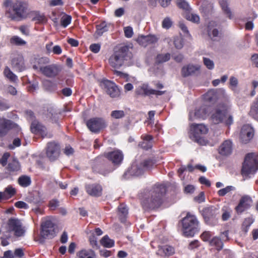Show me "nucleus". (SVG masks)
<instances>
[{
  "label": "nucleus",
  "mask_w": 258,
  "mask_h": 258,
  "mask_svg": "<svg viewBox=\"0 0 258 258\" xmlns=\"http://www.w3.org/2000/svg\"><path fill=\"white\" fill-rule=\"evenodd\" d=\"M219 4L225 14L227 15V17L229 19H232L233 18L232 13L230 11V9L228 7V4L226 0H219Z\"/></svg>",
  "instance_id": "473e14b6"
},
{
  "label": "nucleus",
  "mask_w": 258,
  "mask_h": 258,
  "mask_svg": "<svg viewBox=\"0 0 258 258\" xmlns=\"http://www.w3.org/2000/svg\"><path fill=\"white\" fill-rule=\"evenodd\" d=\"M210 110L209 106L205 105H202L199 108L196 109L194 113L189 112V119L190 120L195 118L205 119L209 115Z\"/></svg>",
  "instance_id": "dca6fc26"
},
{
  "label": "nucleus",
  "mask_w": 258,
  "mask_h": 258,
  "mask_svg": "<svg viewBox=\"0 0 258 258\" xmlns=\"http://www.w3.org/2000/svg\"><path fill=\"white\" fill-rule=\"evenodd\" d=\"M100 48L101 45L98 43H94L90 46V50L95 53H98L100 51Z\"/></svg>",
  "instance_id": "338daca9"
},
{
  "label": "nucleus",
  "mask_w": 258,
  "mask_h": 258,
  "mask_svg": "<svg viewBox=\"0 0 258 258\" xmlns=\"http://www.w3.org/2000/svg\"><path fill=\"white\" fill-rule=\"evenodd\" d=\"M218 96L219 92L213 89L208 91L204 95V99L206 101L213 103L218 99Z\"/></svg>",
  "instance_id": "cd10ccee"
},
{
  "label": "nucleus",
  "mask_w": 258,
  "mask_h": 258,
  "mask_svg": "<svg viewBox=\"0 0 258 258\" xmlns=\"http://www.w3.org/2000/svg\"><path fill=\"white\" fill-rule=\"evenodd\" d=\"M7 200L13 197L16 194V190L12 185H9L5 188L3 191Z\"/></svg>",
  "instance_id": "c9c22d12"
},
{
  "label": "nucleus",
  "mask_w": 258,
  "mask_h": 258,
  "mask_svg": "<svg viewBox=\"0 0 258 258\" xmlns=\"http://www.w3.org/2000/svg\"><path fill=\"white\" fill-rule=\"evenodd\" d=\"M60 70L57 65L51 64L46 65L44 68H43L41 73L47 77L54 78L58 74Z\"/></svg>",
  "instance_id": "a211bd4d"
},
{
  "label": "nucleus",
  "mask_w": 258,
  "mask_h": 258,
  "mask_svg": "<svg viewBox=\"0 0 258 258\" xmlns=\"http://www.w3.org/2000/svg\"><path fill=\"white\" fill-rule=\"evenodd\" d=\"M200 69L199 65L188 64L184 66L181 70V74L183 77H187L196 74L199 72Z\"/></svg>",
  "instance_id": "b1692460"
},
{
  "label": "nucleus",
  "mask_w": 258,
  "mask_h": 258,
  "mask_svg": "<svg viewBox=\"0 0 258 258\" xmlns=\"http://www.w3.org/2000/svg\"><path fill=\"white\" fill-rule=\"evenodd\" d=\"M208 128L203 123H193L190 125L189 138L193 141L202 145L204 143L203 136L208 132Z\"/></svg>",
  "instance_id": "0eeeda50"
},
{
  "label": "nucleus",
  "mask_w": 258,
  "mask_h": 258,
  "mask_svg": "<svg viewBox=\"0 0 258 258\" xmlns=\"http://www.w3.org/2000/svg\"><path fill=\"white\" fill-rule=\"evenodd\" d=\"M165 93L164 91L157 90L150 88L147 84H143L136 89V93L141 96H150L151 95L161 96Z\"/></svg>",
  "instance_id": "f8f14e48"
},
{
  "label": "nucleus",
  "mask_w": 258,
  "mask_h": 258,
  "mask_svg": "<svg viewBox=\"0 0 258 258\" xmlns=\"http://www.w3.org/2000/svg\"><path fill=\"white\" fill-rule=\"evenodd\" d=\"M178 25H179V27L180 28V29L182 30L184 36H187L188 35H189V33L187 27L183 23V22H179Z\"/></svg>",
  "instance_id": "052dcab7"
},
{
  "label": "nucleus",
  "mask_w": 258,
  "mask_h": 258,
  "mask_svg": "<svg viewBox=\"0 0 258 258\" xmlns=\"http://www.w3.org/2000/svg\"><path fill=\"white\" fill-rule=\"evenodd\" d=\"M12 65L16 71L21 72L25 69L24 59L21 56H18L12 60Z\"/></svg>",
  "instance_id": "bb28decb"
},
{
  "label": "nucleus",
  "mask_w": 258,
  "mask_h": 258,
  "mask_svg": "<svg viewBox=\"0 0 258 258\" xmlns=\"http://www.w3.org/2000/svg\"><path fill=\"white\" fill-rule=\"evenodd\" d=\"M32 20L37 23H44L46 22V18L43 14L35 11L32 13Z\"/></svg>",
  "instance_id": "7c9ffc66"
},
{
  "label": "nucleus",
  "mask_w": 258,
  "mask_h": 258,
  "mask_svg": "<svg viewBox=\"0 0 258 258\" xmlns=\"http://www.w3.org/2000/svg\"><path fill=\"white\" fill-rule=\"evenodd\" d=\"M11 42L17 45L21 46L26 44V42L18 36H14L11 39Z\"/></svg>",
  "instance_id": "de8ad7c7"
},
{
  "label": "nucleus",
  "mask_w": 258,
  "mask_h": 258,
  "mask_svg": "<svg viewBox=\"0 0 258 258\" xmlns=\"http://www.w3.org/2000/svg\"><path fill=\"white\" fill-rule=\"evenodd\" d=\"M217 213L218 209L213 206L205 208L203 210V216L206 222L209 224H212L211 220H213L215 223L217 222V219L215 218Z\"/></svg>",
  "instance_id": "f3484780"
},
{
  "label": "nucleus",
  "mask_w": 258,
  "mask_h": 258,
  "mask_svg": "<svg viewBox=\"0 0 258 258\" xmlns=\"http://www.w3.org/2000/svg\"><path fill=\"white\" fill-rule=\"evenodd\" d=\"M101 87L111 98H118L120 96V90L113 81L103 79L100 82Z\"/></svg>",
  "instance_id": "6e6552de"
},
{
  "label": "nucleus",
  "mask_w": 258,
  "mask_h": 258,
  "mask_svg": "<svg viewBox=\"0 0 258 258\" xmlns=\"http://www.w3.org/2000/svg\"><path fill=\"white\" fill-rule=\"evenodd\" d=\"M10 156V154L9 153H5L3 154L2 158L0 159V164H1L3 166H5L7 164V161Z\"/></svg>",
  "instance_id": "bf43d9fd"
},
{
  "label": "nucleus",
  "mask_w": 258,
  "mask_h": 258,
  "mask_svg": "<svg viewBox=\"0 0 258 258\" xmlns=\"http://www.w3.org/2000/svg\"><path fill=\"white\" fill-rule=\"evenodd\" d=\"M89 241L90 244L91 245L93 248L97 249L99 248V246L97 241V238L94 236H93L92 237H90L89 239Z\"/></svg>",
  "instance_id": "0e129e2a"
},
{
  "label": "nucleus",
  "mask_w": 258,
  "mask_h": 258,
  "mask_svg": "<svg viewBox=\"0 0 258 258\" xmlns=\"http://www.w3.org/2000/svg\"><path fill=\"white\" fill-rule=\"evenodd\" d=\"M101 244L106 248H111L114 245V241L110 239L107 235L104 236L100 240Z\"/></svg>",
  "instance_id": "2f4dec72"
},
{
  "label": "nucleus",
  "mask_w": 258,
  "mask_h": 258,
  "mask_svg": "<svg viewBox=\"0 0 258 258\" xmlns=\"http://www.w3.org/2000/svg\"><path fill=\"white\" fill-rule=\"evenodd\" d=\"M172 25V22L169 18H165L162 22V27L165 29H169Z\"/></svg>",
  "instance_id": "774afa93"
},
{
  "label": "nucleus",
  "mask_w": 258,
  "mask_h": 258,
  "mask_svg": "<svg viewBox=\"0 0 258 258\" xmlns=\"http://www.w3.org/2000/svg\"><path fill=\"white\" fill-rule=\"evenodd\" d=\"M186 19L190 21H191L194 23H199L200 21V17L199 16L193 13H189L186 15Z\"/></svg>",
  "instance_id": "6e6d98bb"
},
{
  "label": "nucleus",
  "mask_w": 258,
  "mask_h": 258,
  "mask_svg": "<svg viewBox=\"0 0 258 258\" xmlns=\"http://www.w3.org/2000/svg\"><path fill=\"white\" fill-rule=\"evenodd\" d=\"M14 126L13 122L8 119L0 118V137L5 136L10 129Z\"/></svg>",
  "instance_id": "aec40b11"
},
{
  "label": "nucleus",
  "mask_w": 258,
  "mask_h": 258,
  "mask_svg": "<svg viewBox=\"0 0 258 258\" xmlns=\"http://www.w3.org/2000/svg\"><path fill=\"white\" fill-rule=\"evenodd\" d=\"M144 170H149L152 168L156 164L155 162L152 159H149L142 163Z\"/></svg>",
  "instance_id": "8fccbe9b"
},
{
  "label": "nucleus",
  "mask_w": 258,
  "mask_h": 258,
  "mask_svg": "<svg viewBox=\"0 0 258 258\" xmlns=\"http://www.w3.org/2000/svg\"><path fill=\"white\" fill-rule=\"evenodd\" d=\"M170 58V54L168 53L164 54H158L156 58V63H160L169 60Z\"/></svg>",
  "instance_id": "79ce46f5"
},
{
  "label": "nucleus",
  "mask_w": 258,
  "mask_h": 258,
  "mask_svg": "<svg viewBox=\"0 0 258 258\" xmlns=\"http://www.w3.org/2000/svg\"><path fill=\"white\" fill-rule=\"evenodd\" d=\"M232 144L229 140L224 141L219 148V153L223 156H228L232 153Z\"/></svg>",
  "instance_id": "393cba45"
},
{
  "label": "nucleus",
  "mask_w": 258,
  "mask_h": 258,
  "mask_svg": "<svg viewBox=\"0 0 258 258\" xmlns=\"http://www.w3.org/2000/svg\"><path fill=\"white\" fill-rule=\"evenodd\" d=\"M144 172L142 164H139L134 163L130 168L124 174V175H131L132 176H140Z\"/></svg>",
  "instance_id": "5701e85b"
},
{
  "label": "nucleus",
  "mask_w": 258,
  "mask_h": 258,
  "mask_svg": "<svg viewBox=\"0 0 258 258\" xmlns=\"http://www.w3.org/2000/svg\"><path fill=\"white\" fill-rule=\"evenodd\" d=\"M86 192L93 197H100L102 195V187L96 183L87 184L85 186Z\"/></svg>",
  "instance_id": "412c9836"
},
{
  "label": "nucleus",
  "mask_w": 258,
  "mask_h": 258,
  "mask_svg": "<svg viewBox=\"0 0 258 258\" xmlns=\"http://www.w3.org/2000/svg\"><path fill=\"white\" fill-rule=\"evenodd\" d=\"M8 168L10 171H18L20 170L21 166L19 161L16 159H14L11 162L9 163Z\"/></svg>",
  "instance_id": "f704fd0d"
},
{
  "label": "nucleus",
  "mask_w": 258,
  "mask_h": 258,
  "mask_svg": "<svg viewBox=\"0 0 258 258\" xmlns=\"http://www.w3.org/2000/svg\"><path fill=\"white\" fill-rule=\"evenodd\" d=\"M110 23H107L103 22L96 26V34L98 36H101L104 32L109 30L110 27H112Z\"/></svg>",
  "instance_id": "c756f323"
},
{
  "label": "nucleus",
  "mask_w": 258,
  "mask_h": 258,
  "mask_svg": "<svg viewBox=\"0 0 258 258\" xmlns=\"http://www.w3.org/2000/svg\"><path fill=\"white\" fill-rule=\"evenodd\" d=\"M125 113L123 110H113L111 113V116L115 119H120L124 117Z\"/></svg>",
  "instance_id": "3c124183"
},
{
  "label": "nucleus",
  "mask_w": 258,
  "mask_h": 258,
  "mask_svg": "<svg viewBox=\"0 0 258 258\" xmlns=\"http://www.w3.org/2000/svg\"><path fill=\"white\" fill-rule=\"evenodd\" d=\"M4 73L5 76L11 81L15 82L18 80L17 76L15 75L8 67L5 68Z\"/></svg>",
  "instance_id": "ea45409f"
},
{
  "label": "nucleus",
  "mask_w": 258,
  "mask_h": 258,
  "mask_svg": "<svg viewBox=\"0 0 258 258\" xmlns=\"http://www.w3.org/2000/svg\"><path fill=\"white\" fill-rule=\"evenodd\" d=\"M86 125L92 133H98L107 126L105 120L100 117H94L86 122Z\"/></svg>",
  "instance_id": "1a4fd4ad"
},
{
  "label": "nucleus",
  "mask_w": 258,
  "mask_h": 258,
  "mask_svg": "<svg viewBox=\"0 0 258 258\" xmlns=\"http://www.w3.org/2000/svg\"><path fill=\"white\" fill-rule=\"evenodd\" d=\"M8 226L10 231H13L16 236L24 235L25 230L21 221L17 218H11L8 221Z\"/></svg>",
  "instance_id": "9d476101"
},
{
  "label": "nucleus",
  "mask_w": 258,
  "mask_h": 258,
  "mask_svg": "<svg viewBox=\"0 0 258 258\" xmlns=\"http://www.w3.org/2000/svg\"><path fill=\"white\" fill-rule=\"evenodd\" d=\"M143 141L139 146L145 149H148L152 147L153 144V137L150 135H145L142 137Z\"/></svg>",
  "instance_id": "c85d7f7f"
},
{
  "label": "nucleus",
  "mask_w": 258,
  "mask_h": 258,
  "mask_svg": "<svg viewBox=\"0 0 258 258\" xmlns=\"http://www.w3.org/2000/svg\"><path fill=\"white\" fill-rule=\"evenodd\" d=\"M257 170H258V155L254 153L247 154L243 163L242 174L247 176L250 174H254Z\"/></svg>",
  "instance_id": "423d86ee"
},
{
  "label": "nucleus",
  "mask_w": 258,
  "mask_h": 258,
  "mask_svg": "<svg viewBox=\"0 0 258 258\" xmlns=\"http://www.w3.org/2000/svg\"><path fill=\"white\" fill-rule=\"evenodd\" d=\"M253 128L250 125H243L240 134L241 142L243 144L247 143L253 138Z\"/></svg>",
  "instance_id": "2eb2a0df"
},
{
  "label": "nucleus",
  "mask_w": 258,
  "mask_h": 258,
  "mask_svg": "<svg viewBox=\"0 0 258 258\" xmlns=\"http://www.w3.org/2000/svg\"><path fill=\"white\" fill-rule=\"evenodd\" d=\"M59 206V202L57 200L53 199L49 203V207L51 210H55Z\"/></svg>",
  "instance_id": "680f3d73"
},
{
  "label": "nucleus",
  "mask_w": 258,
  "mask_h": 258,
  "mask_svg": "<svg viewBox=\"0 0 258 258\" xmlns=\"http://www.w3.org/2000/svg\"><path fill=\"white\" fill-rule=\"evenodd\" d=\"M235 189L236 188L234 186L232 185H228L223 188L219 190L217 192V194L220 197H224L226 194L232 191H234Z\"/></svg>",
  "instance_id": "a19ab883"
},
{
  "label": "nucleus",
  "mask_w": 258,
  "mask_h": 258,
  "mask_svg": "<svg viewBox=\"0 0 258 258\" xmlns=\"http://www.w3.org/2000/svg\"><path fill=\"white\" fill-rule=\"evenodd\" d=\"M76 258H94L90 255L88 250L83 249L78 251L76 253Z\"/></svg>",
  "instance_id": "37998d69"
},
{
  "label": "nucleus",
  "mask_w": 258,
  "mask_h": 258,
  "mask_svg": "<svg viewBox=\"0 0 258 258\" xmlns=\"http://www.w3.org/2000/svg\"><path fill=\"white\" fill-rule=\"evenodd\" d=\"M161 250L163 251L165 255H171L174 253V249L173 247L169 245H165L161 248Z\"/></svg>",
  "instance_id": "5fc2aeb1"
},
{
  "label": "nucleus",
  "mask_w": 258,
  "mask_h": 258,
  "mask_svg": "<svg viewBox=\"0 0 258 258\" xmlns=\"http://www.w3.org/2000/svg\"><path fill=\"white\" fill-rule=\"evenodd\" d=\"M6 15L11 20L21 21L25 20L28 16L27 4L22 1H16L12 3L11 9L6 11Z\"/></svg>",
  "instance_id": "20e7f679"
},
{
  "label": "nucleus",
  "mask_w": 258,
  "mask_h": 258,
  "mask_svg": "<svg viewBox=\"0 0 258 258\" xmlns=\"http://www.w3.org/2000/svg\"><path fill=\"white\" fill-rule=\"evenodd\" d=\"M71 16L67 15H63L60 20L61 26L64 28L67 27L71 22Z\"/></svg>",
  "instance_id": "09e8293b"
},
{
  "label": "nucleus",
  "mask_w": 258,
  "mask_h": 258,
  "mask_svg": "<svg viewBox=\"0 0 258 258\" xmlns=\"http://www.w3.org/2000/svg\"><path fill=\"white\" fill-rule=\"evenodd\" d=\"M6 91L10 95L15 96L17 94V91L16 89L12 85H8L6 87Z\"/></svg>",
  "instance_id": "13d9d810"
},
{
  "label": "nucleus",
  "mask_w": 258,
  "mask_h": 258,
  "mask_svg": "<svg viewBox=\"0 0 258 258\" xmlns=\"http://www.w3.org/2000/svg\"><path fill=\"white\" fill-rule=\"evenodd\" d=\"M18 182L21 186L26 187L30 185L31 180L29 176L27 175H22L19 177Z\"/></svg>",
  "instance_id": "72a5a7b5"
},
{
  "label": "nucleus",
  "mask_w": 258,
  "mask_h": 258,
  "mask_svg": "<svg viewBox=\"0 0 258 258\" xmlns=\"http://www.w3.org/2000/svg\"><path fill=\"white\" fill-rule=\"evenodd\" d=\"M250 113L252 117L258 121V99L253 102Z\"/></svg>",
  "instance_id": "58836bf2"
},
{
  "label": "nucleus",
  "mask_w": 258,
  "mask_h": 258,
  "mask_svg": "<svg viewBox=\"0 0 258 258\" xmlns=\"http://www.w3.org/2000/svg\"><path fill=\"white\" fill-rule=\"evenodd\" d=\"M203 62L204 65L209 70H212L214 69L215 64L214 61L209 58L203 57Z\"/></svg>",
  "instance_id": "864d4df0"
},
{
  "label": "nucleus",
  "mask_w": 258,
  "mask_h": 258,
  "mask_svg": "<svg viewBox=\"0 0 258 258\" xmlns=\"http://www.w3.org/2000/svg\"><path fill=\"white\" fill-rule=\"evenodd\" d=\"M60 154V146L54 142H49L46 148V155L50 161H54L57 159Z\"/></svg>",
  "instance_id": "9b49d317"
},
{
  "label": "nucleus",
  "mask_w": 258,
  "mask_h": 258,
  "mask_svg": "<svg viewBox=\"0 0 258 258\" xmlns=\"http://www.w3.org/2000/svg\"><path fill=\"white\" fill-rule=\"evenodd\" d=\"M124 33L125 36L127 38H131L133 35V28L131 27L128 26L124 28Z\"/></svg>",
  "instance_id": "e2e57ef3"
},
{
  "label": "nucleus",
  "mask_w": 258,
  "mask_h": 258,
  "mask_svg": "<svg viewBox=\"0 0 258 258\" xmlns=\"http://www.w3.org/2000/svg\"><path fill=\"white\" fill-rule=\"evenodd\" d=\"M50 60L47 57H42L36 60L35 63L33 66V68L41 73L42 69L44 68L46 64L49 63Z\"/></svg>",
  "instance_id": "a878e982"
},
{
  "label": "nucleus",
  "mask_w": 258,
  "mask_h": 258,
  "mask_svg": "<svg viewBox=\"0 0 258 258\" xmlns=\"http://www.w3.org/2000/svg\"><path fill=\"white\" fill-rule=\"evenodd\" d=\"M238 84V79L236 77L234 76H231L230 78L229 84L230 87L232 90H234L236 89V87H237Z\"/></svg>",
  "instance_id": "4d7b16f0"
},
{
  "label": "nucleus",
  "mask_w": 258,
  "mask_h": 258,
  "mask_svg": "<svg viewBox=\"0 0 258 258\" xmlns=\"http://www.w3.org/2000/svg\"><path fill=\"white\" fill-rule=\"evenodd\" d=\"M183 233L184 236H193L198 231L199 221L196 217L187 213L182 220Z\"/></svg>",
  "instance_id": "39448f33"
},
{
  "label": "nucleus",
  "mask_w": 258,
  "mask_h": 258,
  "mask_svg": "<svg viewBox=\"0 0 258 258\" xmlns=\"http://www.w3.org/2000/svg\"><path fill=\"white\" fill-rule=\"evenodd\" d=\"M183 40L180 36H176L174 38V44L177 49H181L183 46Z\"/></svg>",
  "instance_id": "603ef678"
},
{
  "label": "nucleus",
  "mask_w": 258,
  "mask_h": 258,
  "mask_svg": "<svg viewBox=\"0 0 258 258\" xmlns=\"http://www.w3.org/2000/svg\"><path fill=\"white\" fill-rule=\"evenodd\" d=\"M208 35L214 40H216L219 37V32L216 28H211L208 27Z\"/></svg>",
  "instance_id": "a18cd8bd"
},
{
  "label": "nucleus",
  "mask_w": 258,
  "mask_h": 258,
  "mask_svg": "<svg viewBox=\"0 0 258 258\" xmlns=\"http://www.w3.org/2000/svg\"><path fill=\"white\" fill-rule=\"evenodd\" d=\"M157 37L154 35H141L137 39V42L142 46L146 47L151 44H154L157 41Z\"/></svg>",
  "instance_id": "4be33fe9"
},
{
  "label": "nucleus",
  "mask_w": 258,
  "mask_h": 258,
  "mask_svg": "<svg viewBox=\"0 0 258 258\" xmlns=\"http://www.w3.org/2000/svg\"><path fill=\"white\" fill-rule=\"evenodd\" d=\"M15 206L16 208L19 209H27L29 208L28 205L23 201H18L16 202Z\"/></svg>",
  "instance_id": "69168bd1"
},
{
  "label": "nucleus",
  "mask_w": 258,
  "mask_h": 258,
  "mask_svg": "<svg viewBox=\"0 0 258 258\" xmlns=\"http://www.w3.org/2000/svg\"><path fill=\"white\" fill-rule=\"evenodd\" d=\"M222 219L223 221L228 220L230 216L231 213L232 212V210L228 208L227 207H224L222 209Z\"/></svg>",
  "instance_id": "c03bdc74"
},
{
  "label": "nucleus",
  "mask_w": 258,
  "mask_h": 258,
  "mask_svg": "<svg viewBox=\"0 0 258 258\" xmlns=\"http://www.w3.org/2000/svg\"><path fill=\"white\" fill-rule=\"evenodd\" d=\"M105 156L114 165L120 164L123 158L122 153L119 150H115L106 153Z\"/></svg>",
  "instance_id": "6ab92c4d"
},
{
  "label": "nucleus",
  "mask_w": 258,
  "mask_h": 258,
  "mask_svg": "<svg viewBox=\"0 0 258 258\" xmlns=\"http://www.w3.org/2000/svg\"><path fill=\"white\" fill-rule=\"evenodd\" d=\"M166 192V188L164 185H156L151 191L150 197L142 201L143 207L146 209H155L162 204V197Z\"/></svg>",
  "instance_id": "7ed1b4c3"
},
{
  "label": "nucleus",
  "mask_w": 258,
  "mask_h": 258,
  "mask_svg": "<svg viewBox=\"0 0 258 258\" xmlns=\"http://www.w3.org/2000/svg\"><path fill=\"white\" fill-rule=\"evenodd\" d=\"M176 4L179 8L185 11H189L191 9L188 4L184 0H177Z\"/></svg>",
  "instance_id": "49530a36"
},
{
  "label": "nucleus",
  "mask_w": 258,
  "mask_h": 258,
  "mask_svg": "<svg viewBox=\"0 0 258 258\" xmlns=\"http://www.w3.org/2000/svg\"><path fill=\"white\" fill-rule=\"evenodd\" d=\"M132 58V53L127 46H123L115 51L109 59V64L114 69H118L127 65Z\"/></svg>",
  "instance_id": "f257e3e1"
},
{
  "label": "nucleus",
  "mask_w": 258,
  "mask_h": 258,
  "mask_svg": "<svg viewBox=\"0 0 258 258\" xmlns=\"http://www.w3.org/2000/svg\"><path fill=\"white\" fill-rule=\"evenodd\" d=\"M230 107L231 105L228 103L219 104L212 114V122L215 124L222 122L227 125H231L233 122V117L228 113Z\"/></svg>",
  "instance_id": "f03ea898"
},
{
  "label": "nucleus",
  "mask_w": 258,
  "mask_h": 258,
  "mask_svg": "<svg viewBox=\"0 0 258 258\" xmlns=\"http://www.w3.org/2000/svg\"><path fill=\"white\" fill-rule=\"evenodd\" d=\"M41 234L45 238H52L55 236L54 224L51 221L47 220L42 224Z\"/></svg>",
  "instance_id": "4468645a"
},
{
  "label": "nucleus",
  "mask_w": 258,
  "mask_h": 258,
  "mask_svg": "<svg viewBox=\"0 0 258 258\" xmlns=\"http://www.w3.org/2000/svg\"><path fill=\"white\" fill-rule=\"evenodd\" d=\"M254 220L252 217L245 218L242 225V229L245 232H247L251 225L253 223Z\"/></svg>",
  "instance_id": "e433bc0d"
},
{
  "label": "nucleus",
  "mask_w": 258,
  "mask_h": 258,
  "mask_svg": "<svg viewBox=\"0 0 258 258\" xmlns=\"http://www.w3.org/2000/svg\"><path fill=\"white\" fill-rule=\"evenodd\" d=\"M252 204V200L248 195H244L241 197L238 204L235 210L237 214H241L245 211L249 209Z\"/></svg>",
  "instance_id": "ddd939ff"
},
{
  "label": "nucleus",
  "mask_w": 258,
  "mask_h": 258,
  "mask_svg": "<svg viewBox=\"0 0 258 258\" xmlns=\"http://www.w3.org/2000/svg\"><path fill=\"white\" fill-rule=\"evenodd\" d=\"M210 244L211 246H215L216 249L218 250L221 249L223 248V242L221 239L217 237L213 238L210 241Z\"/></svg>",
  "instance_id": "4c0bfd02"
}]
</instances>
